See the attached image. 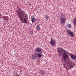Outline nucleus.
Masks as SVG:
<instances>
[{"label": "nucleus", "instance_id": "3", "mask_svg": "<svg viewBox=\"0 0 76 76\" xmlns=\"http://www.w3.org/2000/svg\"><path fill=\"white\" fill-rule=\"evenodd\" d=\"M75 64L74 63H72L70 61H69L67 63V66L66 67L64 66V67L65 69H66V70H69V69H71L72 68H73V67H74V66L75 65Z\"/></svg>", "mask_w": 76, "mask_h": 76}, {"label": "nucleus", "instance_id": "15", "mask_svg": "<svg viewBox=\"0 0 76 76\" xmlns=\"http://www.w3.org/2000/svg\"><path fill=\"white\" fill-rule=\"evenodd\" d=\"M36 29L38 30L40 29V26L39 25H37V28H36Z\"/></svg>", "mask_w": 76, "mask_h": 76}, {"label": "nucleus", "instance_id": "18", "mask_svg": "<svg viewBox=\"0 0 76 76\" xmlns=\"http://www.w3.org/2000/svg\"><path fill=\"white\" fill-rule=\"evenodd\" d=\"M30 34H31V35H32V34H33L34 33H33V31H31L30 32Z\"/></svg>", "mask_w": 76, "mask_h": 76}, {"label": "nucleus", "instance_id": "19", "mask_svg": "<svg viewBox=\"0 0 76 76\" xmlns=\"http://www.w3.org/2000/svg\"><path fill=\"white\" fill-rule=\"evenodd\" d=\"M58 52L60 54H61V51L60 50H59Z\"/></svg>", "mask_w": 76, "mask_h": 76}, {"label": "nucleus", "instance_id": "20", "mask_svg": "<svg viewBox=\"0 0 76 76\" xmlns=\"http://www.w3.org/2000/svg\"><path fill=\"white\" fill-rule=\"evenodd\" d=\"M15 76H19V75L18 74H17V75H16Z\"/></svg>", "mask_w": 76, "mask_h": 76}, {"label": "nucleus", "instance_id": "21", "mask_svg": "<svg viewBox=\"0 0 76 76\" xmlns=\"http://www.w3.org/2000/svg\"><path fill=\"white\" fill-rule=\"evenodd\" d=\"M1 14L0 13V17H1Z\"/></svg>", "mask_w": 76, "mask_h": 76}, {"label": "nucleus", "instance_id": "1", "mask_svg": "<svg viewBox=\"0 0 76 76\" xmlns=\"http://www.w3.org/2000/svg\"><path fill=\"white\" fill-rule=\"evenodd\" d=\"M16 12L20 20L23 23H24V22L23 20V19L24 17H26V14H25V12L22 10L21 8H19V7L18 8L17 10H16Z\"/></svg>", "mask_w": 76, "mask_h": 76}, {"label": "nucleus", "instance_id": "16", "mask_svg": "<svg viewBox=\"0 0 76 76\" xmlns=\"http://www.w3.org/2000/svg\"><path fill=\"white\" fill-rule=\"evenodd\" d=\"M45 18H46V19H47V20H48L49 18V17H48V15H47L45 16Z\"/></svg>", "mask_w": 76, "mask_h": 76}, {"label": "nucleus", "instance_id": "10", "mask_svg": "<svg viewBox=\"0 0 76 76\" xmlns=\"http://www.w3.org/2000/svg\"><path fill=\"white\" fill-rule=\"evenodd\" d=\"M73 23H74V26L75 27V26H76V19H75L74 20Z\"/></svg>", "mask_w": 76, "mask_h": 76}, {"label": "nucleus", "instance_id": "17", "mask_svg": "<svg viewBox=\"0 0 76 76\" xmlns=\"http://www.w3.org/2000/svg\"><path fill=\"white\" fill-rule=\"evenodd\" d=\"M39 73L41 75H44V72L41 71H40L39 72Z\"/></svg>", "mask_w": 76, "mask_h": 76}, {"label": "nucleus", "instance_id": "14", "mask_svg": "<svg viewBox=\"0 0 76 76\" xmlns=\"http://www.w3.org/2000/svg\"><path fill=\"white\" fill-rule=\"evenodd\" d=\"M23 21L25 23H27V20H26V18H24L23 19Z\"/></svg>", "mask_w": 76, "mask_h": 76}, {"label": "nucleus", "instance_id": "7", "mask_svg": "<svg viewBox=\"0 0 76 76\" xmlns=\"http://www.w3.org/2000/svg\"><path fill=\"white\" fill-rule=\"evenodd\" d=\"M70 57L71 58L73 59V60H76V55H73L72 54H69Z\"/></svg>", "mask_w": 76, "mask_h": 76}, {"label": "nucleus", "instance_id": "4", "mask_svg": "<svg viewBox=\"0 0 76 76\" xmlns=\"http://www.w3.org/2000/svg\"><path fill=\"white\" fill-rule=\"evenodd\" d=\"M64 52L63 53V57L64 59H67L69 58V56L67 55V53L64 50H63Z\"/></svg>", "mask_w": 76, "mask_h": 76}, {"label": "nucleus", "instance_id": "13", "mask_svg": "<svg viewBox=\"0 0 76 76\" xmlns=\"http://www.w3.org/2000/svg\"><path fill=\"white\" fill-rule=\"evenodd\" d=\"M32 17L33 18L32 19L31 21L32 22H34L35 20V17L34 16H33Z\"/></svg>", "mask_w": 76, "mask_h": 76}, {"label": "nucleus", "instance_id": "5", "mask_svg": "<svg viewBox=\"0 0 76 76\" xmlns=\"http://www.w3.org/2000/svg\"><path fill=\"white\" fill-rule=\"evenodd\" d=\"M66 33L69 36H70L72 37L74 36V33L72 31L70 30H66Z\"/></svg>", "mask_w": 76, "mask_h": 76}, {"label": "nucleus", "instance_id": "11", "mask_svg": "<svg viewBox=\"0 0 76 76\" xmlns=\"http://www.w3.org/2000/svg\"><path fill=\"white\" fill-rule=\"evenodd\" d=\"M31 58L33 60H35V59H36V58H37V57H36V56L34 55H32L31 56Z\"/></svg>", "mask_w": 76, "mask_h": 76}, {"label": "nucleus", "instance_id": "2", "mask_svg": "<svg viewBox=\"0 0 76 76\" xmlns=\"http://www.w3.org/2000/svg\"><path fill=\"white\" fill-rule=\"evenodd\" d=\"M36 52L37 53H36V55L37 56V57L39 58H41V57L42 56V49L40 47L37 48L35 49Z\"/></svg>", "mask_w": 76, "mask_h": 76}, {"label": "nucleus", "instance_id": "9", "mask_svg": "<svg viewBox=\"0 0 76 76\" xmlns=\"http://www.w3.org/2000/svg\"><path fill=\"white\" fill-rule=\"evenodd\" d=\"M2 18L4 20H8V19H9V17H8V16L7 17V16H3Z\"/></svg>", "mask_w": 76, "mask_h": 76}, {"label": "nucleus", "instance_id": "6", "mask_svg": "<svg viewBox=\"0 0 76 76\" xmlns=\"http://www.w3.org/2000/svg\"><path fill=\"white\" fill-rule=\"evenodd\" d=\"M60 20H61V24L62 25H64V24H65V22H66V20L65 18H60Z\"/></svg>", "mask_w": 76, "mask_h": 76}, {"label": "nucleus", "instance_id": "12", "mask_svg": "<svg viewBox=\"0 0 76 76\" xmlns=\"http://www.w3.org/2000/svg\"><path fill=\"white\" fill-rule=\"evenodd\" d=\"M67 28H72V24H69L67 25Z\"/></svg>", "mask_w": 76, "mask_h": 76}, {"label": "nucleus", "instance_id": "8", "mask_svg": "<svg viewBox=\"0 0 76 76\" xmlns=\"http://www.w3.org/2000/svg\"><path fill=\"white\" fill-rule=\"evenodd\" d=\"M56 40H54L53 39L51 40L50 41V45H54L56 44Z\"/></svg>", "mask_w": 76, "mask_h": 76}]
</instances>
